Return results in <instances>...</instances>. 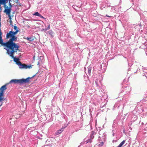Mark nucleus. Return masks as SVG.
I'll list each match as a JSON object with an SVG mask.
<instances>
[{
	"instance_id": "nucleus-15",
	"label": "nucleus",
	"mask_w": 147,
	"mask_h": 147,
	"mask_svg": "<svg viewBox=\"0 0 147 147\" xmlns=\"http://www.w3.org/2000/svg\"><path fill=\"white\" fill-rule=\"evenodd\" d=\"M40 14L38 12H36L35 13L33 14L34 16H36L39 17L40 16Z\"/></svg>"
},
{
	"instance_id": "nucleus-21",
	"label": "nucleus",
	"mask_w": 147,
	"mask_h": 147,
	"mask_svg": "<svg viewBox=\"0 0 147 147\" xmlns=\"http://www.w3.org/2000/svg\"><path fill=\"white\" fill-rule=\"evenodd\" d=\"M6 0H0V1H4L5 2V1Z\"/></svg>"
},
{
	"instance_id": "nucleus-18",
	"label": "nucleus",
	"mask_w": 147,
	"mask_h": 147,
	"mask_svg": "<svg viewBox=\"0 0 147 147\" xmlns=\"http://www.w3.org/2000/svg\"><path fill=\"white\" fill-rule=\"evenodd\" d=\"M14 29L16 30H19V28H18L16 26H14Z\"/></svg>"
},
{
	"instance_id": "nucleus-9",
	"label": "nucleus",
	"mask_w": 147,
	"mask_h": 147,
	"mask_svg": "<svg viewBox=\"0 0 147 147\" xmlns=\"http://www.w3.org/2000/svg\"><path fill=\"white\" fill-rule=\"evenodd\" d=\"M125 140H123L122 142L119 144V145L117 146V147H121V146L123 145V144L125 143Z\"/></svg>"
},
{
	"instance_id": "nucleus-5",
	"label": "nucleus",
	"mask_w": 147,
	"mask_h": 147,
	"mask_svg": "<svg viewBox=\"0 0 147 147\" xmlns=\"http://www.w3.org/2000/svg\"><path fill=\"white\" fill-rule=\"evenodd\" d=\"M18 65L19 66L20 68L25 69L31 68H32V65H28L25 64H22L21 62L18 63Z\"/></svg>"
},
{
	"instance_id": "nucleus-20",
	"label": "nucleus",
	"mask_w": 147,
	"mask_h": 147,
	"mask_svg": "<svg viewBox=\"0 0 147 147\" xmlns=\"http://www.w3.org/2000/svg\"><path fill=\"white\" fill-rule=\"evenodd\" d=\"M39 17H40L41 18H44L42 16L41 14L40 15V16Z\"/></svg>"
},
{
	"instance_id": "nucleus-4",
	"label": "nucleus",
	"mask_w": 147,
	"mask_h": 147,
	"mask_svg": "<svg viewBox=\"0 0 147 147\" xmlns=\"http://www.w3.org/2000/svg\"><path fill=\"white\" fill-rule=\"evenodd\" d=\"M7 89L6 85L2 86L0 88V102L5 100L4 98V91ZM2 105V103L0 105V107Z\"/></svg>"
},
{
	"instance_id": "nucleus-10",
	"label": "nucleus",
	"mask_w": 147,
	"mask_h": 147,
	"mask_svg": "<svg viewBox=\"0 0 147 147\" xmlns=\"http://www.w3.org/2000/svg\"><path fill=\"white\" fill-rule=\"evenodd\" d=\"M125 140H123L122 142L119 144V145L117 146V147H121V146L123 145V144L125 143Z\"/></svg>"
},
{
	"instance_id": "nucleus-25",
	"label": "nucleus",
	"mask_w": 147,
	"mask_h": 147,
	"mask_svg": "<svg viewBox=\"0 0 147 147\" xmlns=\"http://www.w3.org/2000/svg\"><path fill=\"white\" fill-rule=\"evenodd\" d=\"M1 9V7H0V9Z\"/></svg>"
},
{
	"instance_id": "nucleus-12",
	"label": "nucleus",
	"mask_w": 147,
	"mask_h": 147,
	"mask_svg": "<svg viewBox=\"0 0 147 147\" xmlns=\"http://www.w3.org/2000/svg\"><path fill=\"white\" fill-rule=\"evenodd\" d=\"M91 68L89 67L88 68V75H90L91 74Z\"/></svg>"
},
{
	"instance_id": "nucleus-2",
	"label": "nucleus",
	"mask_w": 147,
	"mask_h": 147,
	"mask_svg": "<svg viewBox=\"0 0 147 147\" xmlns=\"http://www.w3.org/2000/svg\"><path fill=\"white\" fill-rule=\"evenodd\" d=\"M3 47L4 49L6 50L7 53L13 59L14 61L16 62L17 65H18V63L20 61H19V59L18 58L14 57V54L15 53L17 52V51L19 50V47Z\"/></svg>"
},
{
	"instance_id": "nucleus-7",
	"label": "nucleus",
	"mask_w": 147,
	"mask_h": 147,
	"mask_svg": "<svg viewBox=\"0 0 147 147\" xmlns=\"http://www.w3.org/2000/svg\"><path fill=\"white\" fill-rule=\"evenodd\" d=\"M25 38L30 41H32L34 39V38H33V37H31L29 38L27 37V38Z\"/></svg>"
},
{
	"instance_id": "nucleus-3",
	"label": "nucleus",
	"mask_w": 147,
	"mask_h": 147,
	"mask_svg": "<svg viewBox=\"0 0 147 147\" xmlns=\"http://www.w3.org/2000/svg\"><path fill=\"white\" fill-rule=\"evenodd\" d=\"M35 75H35L31 77H29L26 79H12L10 81L9 83H10L18 84H22L24 83H28L30 81V79L34 77Z\"/></svg>"
},
{
	"instance_id": "nucleus-23",
	"label": "nucleus",
	"mask_w": 147,
	"mask_h": 147,
	"mask_svg": "<svg viewBox=\"0 0 147 147\" xmlns=\"http://www.w3.org/2000/svg\"><path fill=\"white\" fill-rule=\"evenodd\" d=\"M106 16L108 17H111V16H108L107 15Z\"/></svg>"
},
{
	"instance_id": "nucleus-19",
	"label": "nucleus",
	"mask_w": 147,
	"mask_h": 147,
	"mask_svg": "<svg viewBox=\"0 0 147 147\" xmlns=\"http://www.w3.org/2000/svg\"><path fill=\"white\" fill-rule=\"evenodd\" d=\"M50 29V24H49L48 25V27L46 29V30H49Z\"/></svg>"
},
{
	"instance_id": "nucleus-1",
	"label": "nucleus",
	"mask_w": 147,
	"mask_h": 147,
	"mask_svg": "<svg viewBox=\"0 0 147 147\" xmlns=\"http://www.w3.org/2000/svg\"><path fill=\"white\" fill-rule=\"evenodd\" d=\"M19 32V30H16L15 32L10 31L6 34V39H7L10 38V39L6 42H4L2 39V35H0V45L3 47H19V46L13 41H16L17 39V37L15 35Z\"/></svg>"
},
{
	"instance_id": "nucleus-6",
	"label": "nucleus",
	"mask_w": 147,
	"mask_h": 147,
	"mask_svg": "<svg viewBox=\"0 0 147 147\" xmlns=\"http://www.w3.org/2000/svg\"><path fill=\"white\" fill-rule=\"evenodd\" d=\"M11 11V8L10 7L5 9L4 10V12L6 13V14L8 15V17L12 16L10 14Z\"/></svg>"
},
{
	"instance_id": "nucleus-11",
	"label": "nucleus",
	"mask_w": 147,
	"mask_h": 147,
	"mask_svg": "<svg viewBox=\"0 0 147 147\" xmlns=\"http://www.w3.org/2000/svg\"><path fill=\"white\" fill-rule=\"evenodd\" d=\"M63 131V129L62 128L59 130H58L57 131V133L58 134H59L62 133V132Z\"/></svg>"
},
{
	"instance_id": "nucleus-24",
	"label": "nucleus",
	"mask_w": 147,
	"mask_h": 147,
	"mask_svg": "<svg viewBox=\"0 0 147 147\" xmlns=\"http://www.w3.org/2000/svg\"><path fill=\"white\" fill-rule=\"evenodd\" d=\"M137 26H136V27H137Z\"/></svg>"
},
{
	"instance_id": "nucleus-14",
	"label": "nucleus",
	"mask_w": 147,
	"mask_h": 147,
	"mask_svg": "<svg viewBox=\"0 0 147 147\" xmlns=\"http://www.w3.org/2000/svg\"><path fill=\"white\" fill-rule=\"evenodd\" d=\"M49 33L53 36L54 34V32H53L52 30H50L49 32Z\"/></svg>"
},
{
	"instance_id": "nucleus-16",
	"label": "nucleus",
	"mask_w": 147,
	"mask_h": 147,
	"mask_svg": "<svg viewBox=\"0 0 147 147\" xmlns=\"http://www.w3.org/2000/svg\"><path fill=\"white\" fill-rule=\"evenodd\" d=\"M92 140H91L90 138L87 140L86 142V143L87 144L88 142L91 143L92 142Z\"/></svg>"
},
{
	"instance_id": "nucleus-22",
	"label": "nucleus",
	"mask_w": 147,
	"mask_h": 147,
	"mask_svg": "<svg viewBox=\"0 0 147 147\" xmlns=\"http://www.w3.org/2000/svg\"><path fill=\"white\" fill-rule=\"evenodd\" d=\"M138 25L140 27H141V24H139Z\"/></svg>"
},
{
	"instance_id": "nucleus-17",
	"label": "nucleus",
	"mask_w": 147,
	"mask_h": 147,
	"mask_svg": "<svg viewBox=\"0 0 147 147\" xmlns=\"http://www.w3.org/2000/svg\"><path fill=\"white\" fill-rule=\"evenodd\" d=\"M104 143L103 142H100V143L98 145V146H102L104 144Z\"/></svg>"
},
{
	"instance_id": "nucleus-13",
	"label": "nucleus",
	"mask_w": 147,
	"mask_h": 147,
	"mask_svg": "<svg viewBox=\"0 0 147 147\" xmlns=\"http://www.w3.org/2000/svg\"><path fill=\"white\" fill-rule=\"evenodd\" d=\"M94 133H92L90 134V138L92 140L94 138Z\"/></svg>"
},
{
	"instance_id": "nucleus-8",
	"label": "nucleus",
	"mask_w": 147,
	"mask_h": 147,
	"mask_svg": "<svg viewBox=\"0 0 147 147\" xmlns=\"http://www.w3.org/2000/svg\"><path fill=\"white\" fill-rule=\"evenodd\" d=\"M13 16H10L9 17V22L10 23V24L11 26H13V24H12V18L11 17H13Z\"/></svg>"
}]
</instances>
